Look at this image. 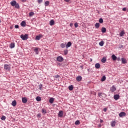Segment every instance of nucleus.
<instances>
[{"instance_id":"nucleus-49","label":"nucleus","mask_w":128,"mask_h":128,"mask_svg":"<svg viewBox=\"0 0 128 128\" xmlns=\"http://www.w3.org/2000/svg\"><path fill=\"white\" fill-rule=\"evenodd\" d=\"M100 122L102 123L104 122V120H100Z\"/></svg>"},{"instance_id":"nucleus-28","label":"nucleus","mask_w":128,"mask_h":128,"mask_svg":"<svg viewBox=\"0 0 128 128\" xmlns=\"http://www.w3.org/2000/svg\"><path fill=\"white\" fill-rule=\"evenodd\" d=\"M42 114H46V110L44 108H42Z\"/></svg>"},{"instance_id":"nucleus-3","label":"nucleus","mask_w":128,"mask_h":128,"mask_svg":"<svg viewBox=\"0 0 128 128\" xmlns=\"http://www.w3.org/2000/svg\"><path fill=\"white\" fill-rule=\"evenodd\" d=\"M56 60L60 62H64V58L62 56H59L57 58Z\"/></svg>"},{"instance_id":"nucleus-37","label":"nucleus","mask_w":128,"mask_h":128,"mask_svg":"<svg viewBox=\"0 0 128 128\" xmlns=\"http://www.w3.org/2000/svg\"><path fill=\"white\" fill-rule=\"evenodd\" d=\"M6 116H2L1 118L2 120H6Z\"/></svg>"},{"instance_id":"nucleus-36","label":"nucleus","mask_w":128,"mask_h":128,"mask_svg":"<svg viewBox=\"0 0 128 128\" xmlns=\"http://www.w3.org/2000/svg\"><path fill=\"white\" fill-rule=\"evenodd\" d=\"M99 22L100 24H102V22H104V20L102 18H100L99 19Z\"/></svg>"},{"instance_id":"nucleus-47","label":"nucleus","mask_w":128,"mask_h":128,"mask_svg":"<svg viewBox=\"0 0 128 128\" xmlns=\"http://www.w3.org/2000/svg\"><path fill=\"white\" fill-rule=\"evenodd\" d=\"M98 128H102V124H99L98 125Z\"/></svg>"},{"instance_id":"nucleus-9","label":"nucleus","mask_w":128,"mask_h":128,"mask_svg":"<svg viewBox=\"0 0 128 128\" xmlns=\"http://www.w3.org/2000/svg\"><path fill=\"white\" fill-rule=\"evenodd\" d=\"M22 102L23 104H26L28 102V99L26 98H22Z\"/></svg>"},{"instance_id":"nucleus-45","label":"nucleus","mask_w":128,"mask_h":128,"mask_svg":"<svg viewBox=\"0 0 128 128\" xmlns=\"http://www.w3.org/2000/svg\"><path fill=\"white\" fill-rule=\"evenodd\" d=\"M119 48H124V46H122V45H120V46H119Z\"/></svg>"},{"instance_id":"nucleus-52","label":"nucleus","mask_w":128,"mask_h":128,"mask_svg":"<svg viewBox=\"0 0 128 128\" xmlns=\"http://www.w3.org/2000/svg\"><path fill=\"white\" fill-rule=\"evenodd\" d=\"M40 90H42V86H40Z\"/></svg>"},{"instance_id":"nucleus-24","label":"nucleus","mask_w":128,"mask_h":128,"mask_svg":"<svg viewBox=\"0 0 128 128\" xmlns=\"http://www.w3.org/2000/svg\"><path fill=\"white\" fill-rule=\"evenodd\" d=\"M50 5V2L48 1H46L44 2V6H48Z\"/></svg>"},{"instance_id":"nucleus-14","label":"nucleus","mask_w":128,"mask_h":128,"mask_svg":"<svg viewBox=\"0 0 128 128\" xmlns=\"http://www.w3.org/2000/svg\"><path fill=\"white\" fill-rule=\"evenodd\" d=\"M15 45H14V42H11L10 46V48H14Z\"/></svg>"},{"instance_id":"nucleus-26","label":"nucleus","mask_w":128,"mask_h":128,"mask_svg":"<svg viewBox=\"0 0 128 128\" xmlns=\"http://www.w3.org/2000/svg\"><path fill=\"white\" fill-rule=\"evenodd\" d=\"M40 38H42V36H36V40H40Z\"/></svg>"},{"instance_id":"nucleus-34","label":"nucleus","mask_w":128,"mask_h":128,"mask_svg":"<svg viewBox=\"0 0 128 128\" xmlns=\"http://www.w3.org/2000/svg\"><path fill=\"white\" fill-rule=\"evenodd\" d=\"M60 46L62 48H66V44L64 43L61 44Z\"/></svg>"},{"instance_id":"nucleus-48","label":"nucleus","mask_w":128,"mask_h":128,"mask_svg":"<svg viewBox=\"0 0 128 128\" xmlns=\"http://www.w3.org/2000/svg\"><path fill=\"white\" fill-rule=\"evenodd\" d=\"M74 26V24L72 23L70 24V26Z\"/></svg>"},{"instance_id":"nucleus-55","label":"nucleus","mask_w":128,"mask_h":128,"mask_svg":"<svg viewBox=\"0 0 128 128\" xmlns=\"http://www.w3.org/2000/svg\"><path fill=\"white\" fill-rule=\"evenodd\" d=\"M80 68H82V66H80Z\"/></svg>"},{"instance_id":"nucleus-23","label":"nucleus","mask_w":128,"mask_h":128,"mask_svg":"<svg viewBox=\"0 0 128 128\" xmlns=\"http://www.w3.org/2000/svg\"><path fill=\"white\" fill-rule=\"evenodd\" d=\"M104 42L103 40H102L99 42V46H104Z\"/></svg>"},{"instance_id":"nucleus-7","label":"nucleus","mask_w":128,"mask_h":128,"mask_svg":"<svg viewBox=\"0 0 128 128\" xmlns=\"http://www.w3.org/2000/svg\"><path fill=\"white\" fill-rule=\"evenodd\" d=\"M82 80V77L80 76H78L76 78V80L77 82H80Z\"/></svg>"},{"instance_id":"nucleus-51","label":"nucleus","mask_w":128,"mask_h":128,"mask_svg":"<svg viewBox=\"0 0 128 128\" xmlns=\"http://www.w3.org/2000/svg\"><path fill=\"white\" fill-rule=\"evenodd\" d=\"M104 112H106V108H104Z\"/></svg>"},{"instance_id":"nucleus-39","label":"nucleus","mask_w":128,"mask_h":128,"mask_svg":"<svg viewBox=\"0 0 128 128\" xmlns=\"http://www.w3.org/2000/svg\"><path fill=\"white\" fill-rule=\"evenodd\" d=\"M102 92H98V96L100 97V98H102Z\"/></svg>"},{"instance_id":"nucleus-44","label":"nucleus","mask_w":128,"mask_h":128,"mask_svg":"<svg viewBox=\"0 0 128 128\" xmlns=\"http://www.w3.org/2000/svg\"><path fill=\"white\" fill-rule=\"evenodd\" d=\"M122 10H123L124 12H126V8H122Z\"/></svg>"},{"instance_id":"nucleus-2","label":"nucleus","mask_w":128,"mask_h":128,"mask_svg":"<svg viewBox=\"0 0 128 128\" xmlns=\"http://www.w3.org/2000/svg\"><path fill=\"white\" fill-rule=\"evenodd\" d=\"M22 40H26L28 38V34H25L24 35L22 34L20 36Z\"/></svg>"},{"instance_id":"nucleus-27","label":"nucleus","mask_w":128,"mask_h":128,"mask_svg":"<svg viewBox=\"0 0 128 128\" xmlns=\"http://www.w3.org/2000/svg\"><path fill=\"white\" fill-rule=\"evenodd\" d=\"M68 90H74V86L72 85L70 86H68Z\"/></svg>"},{"instance_id":"nucleus-29","label":"nucleus","mask_w":128,"mask_h":128,"mask_svg":"<svg viewBox=\"0 0 128 128\" xmlns=\"http://www.w3.org/2000/svg\"><path fill=\"white\" fill-rule=\"evenodd\" d=\"M36 100L37 102H40V100H42V98H40V96H37L36 98Z\"/></svg>"},{"instance_id":"nucleus-56","label":"nucleus","mask_w":128,"mask_h":128,"mask_svg":"<svg viewBox=\"0 0 128 128\" xmlns=\"http://www.w3.org/2000/svg\"><path fill=\"white\" fill-rule=\"evenodd\" d=\"M0 22H1V21H0Z\"/></svg>"},{"instance_id":"nucleus-10","label":"nucleus","mask_w":128,"mask_h":128,"mask_svg":"<svg viewBox=\"0 0 128 128\" xmlns=\"http://www.w3.org/2000/svg\"><path fill=\"white\" fill-rule=\"evenodd\" d=\"M114 100H118L120 98V95L116 94L114 96Z\"/></svg>"},{"instance_id":"nucleus-53","label":"nucleus","mask_w":128,"mask_h":128,"mask_svg":"<svg viewBox=\"0 0 128 128\" xmlns=\"http://www.w3.org/2000/svg\"><path fill=\"white\" fill-rule=\"evenodd\" d=\"M88 72H89L90 71V69H88Z\"/></svg>"},{"instance_id":"nucleus-17","label":"nucleus","mask_w":128,"mask_h":128,"mask_svg":"<svg viewBox=\"0 0 128 128\" xmlns=\"http://www.w3.org/2000/svg\"><path fill=\"white\" fill-rule=\"evenodd\" d=\"M106 32V28L103 27L102 28V32L103 34H104V32Z\"/></svg>"},{"instance_id":"nucleus-12","label":"nucleus","mask_w":128,"mask_h":128,"mask_svg":"<svg viewBox=\"0 0 128 128\" xmlns=\"http://www.w3.org/2000/svg\"><path fill=\"white\" fill-rule=\"evenodd\" d=\"M95 68H100V63H96L95 64Z\"/></svg>"},{"instance_id":"nucleus-18","label":"nucleus","mask_w":128,"mask_h":128,"mask_svg":"<svg viewBox=\"0 0 128 128\" xmlns=\"http://www.w3.org/2000/svg\"><path fill=\"white\" fill-rule=\"evenodd\" d=\"M112 58L113 60H116L117 57L116 56V55L112 54Z\"/></svg>"},{"instance_id":"nucleus-19","label":"nucleus","mask_w":128,"mask_h":128,"mask_svg":"<svg viewBox=\"0 0 128 128\" xmlns=\"http://www.w3.org/2000/svg\"><path fill=\"white\" fill-rule=\"evenodd\" d=\"M102 62H103V64H104L106 62V57H104L102 60H101Z\"/></svg>"},{"instance_id":"nucleus-4","label":"nucleus","mask_w":128,"mask_h":128,"mask_svg":"<svg viewBox=\"0 0 128 128\" xmlns=\"http://www.w3.org/2000/svg\"><path fill=\"white\" fill-rule=\"evenodd\" d=\"M4 68L6 70H10V65L6 64L4 65Z\"/></svg>"},{"instance_id":"nucleus-33","label":"nucleus","mask_w":128,"mask_h":128,"mask_svg":"<svg viewBox=\"0 0 128 128\" xmlns=\"http://www.w3.org/2000/svg\"><path fill=\"white\" fill-rule=\"evenodd\" d=\"M80 124V120H76L75 122L76 126H78V124Z\"/></svg>"},{"instance_id":"nucleus-11","label":"nucleus","mask_w":128,"mask_h":128,"mask_svg":"<svg viewBox=\"0 0 128 128\" xmlns=\"http://www.w3.org/2000/svg\"><path fill=\"white\" fill-rule=\"evenodd\" d=\"M26 22L25 21H22L21 24H20V26H23V27H24L26 26Z\"/></svg>"},{"instance_id":"nucleus-43","label":"nucleus","mask_w":128,"mask_h":128,"mask_svg":"<svg viewBox=\"0 0 128 128\" xmlns=\"http://www.w3.org/2000/svg\"><path fill=\"white\" fill-rule=\"evenodd\" d=\"M14 28H18L19 26H18V25L16 24V25H15Z\"/></svg>"},{"instance_id":"nucleus-54","label":"nucleus","mask_w":128,"mask_h":128,"mask_svg":"<svg viewBox=\"0 0 128 128\" xmlns=\"http://www.w3.org/2000/svg\"><path fill=\"white\" fill-rule=\"evenodd\" d=\"M24 0H22V2H24Z\"/></svg>"},{"instance_id":"nucleus-8","label":"nucleus","mask_w":128,"mask_h":128,"mask_svg":"<svg viewBox=\"0 0 128 128\" xmlns=\"http://www.w3.org/2000/svg\"><path fill=\"white\" fill-rule=\"evenodd\" d=\"M70 46H72V42H68L66 46V48H70Z\"/></svg>"},{"instance_id":"nucleus-6","label":"nucleus","mask_w":128,"mask_h":128,"mask_svg":"<svg viewBox=\"0 0 128 128\" xmlns=\"http://www.w3.org/2000/svg\"><path fill=\"white\" fill-rule=\"evenodd\" d=\"M126 112H121L119 114V116L120 118H122V116H126Z\"/></svg>"},{"instance_id":"nucleus-50","label":"nucleus","mask_w":128,"mask_h":128,"mask_svg":"<svg viewBox=\"0 0 128 128\" xmlns=\"http://www.w3.org/2000/svg\"><path fill=\"white\" fill-rule=\"evenodd\" d=\"M66 2H68L70 0H64Z\"/></svg>"},{"instance_id":"nucleus-40","label":"nucleus","mask_w":128,"mask_h":128,"mask_svg":"<svg viewBox=\"0 0 128 128\" xmlns=\"http://www.w3.org/2000/svg\"><path fill=\"white\" fill-rule=\"evenodd\" d=\"M74 26H75V28H78V22L75 23L74 24Z\"/></svg>"},{"instance_id":"nucleus-35","label":"nucleus","mask_w":128,"mask_h":128,"mask_svg":"<svg viewBox=\"0 0 128 128\" xmlns=\"http://www.w3.org/2000/svg\"><path fill=\"white\" fill-rule=\"evenodd\" d=\"M34 16V12H30L29 13V16Z\"/></svg>"},{"instance_id":"nucleus-1","label":"nucleus","mask_w":128,"mask_h":128,"mask_svg":"<svg viewBox=\"0 0 128 128\" xmlns=\"http://www.w3.org/2000/svg\"><path fill=\"white\" fill-rule=\"evenodd\" d=\"M10 4L12 6H14L15 8H20V4L16 3V1L13 0L11 2Z\"/></svg>"},{"instance_id":"nucleus-31","label":"nucleus","mask_w":128,"mask_h":128,"mask_svg":"<svg viewBox=\"0 0 128 128\" xmlns=\"http://www.w3.org/2000/svg\"><path fill=\"white\" fill-rule=\"evenodd\" d=\"M95 28H100V23H96L95 24Z\"/></svg>"},{"instance_id":"nucleus-30","label":"nucleus","mask_w":128,"mask_h":128,"mask_svg":"<svg viewBox=\"0 0 128 128\" xmlns=\"http://www.w3.org/2000/svg\"><path fill=\"white\" fill-rule=\"evenodd\" d=\"M116 122L115 121H113L112 122H111V126H116Z\"/></svg>"},{"instance_id":"nucleus-38","label":"nucleus","mask_w":128,"mask_h":128,"mask_svg":"<svg viewBox=\"0 0 128 128\" xmlns=\"http://www.w3.org/2000/svg\"><path fill=\"white\" fill-rule=\"evenodd\" d=\"M68 50H64V54H65V56H66V54H68Z\"/></svg>"},{"instance_id":"nucleus-32","label":"nucleus","mask_w":128,"mask_h":128,"mask_svg":"<svg viewBox=\"0 0 128 128\" xmlns=\"http://www.w3.org/2000/svg\"><path fill=\"white\" fill-rule=\"evenodd\" d=\"M124 31H122L120 34V36H124Z\"/></svg>"},{"instance_id":"nucleus-41","label":"nucleus","mask_w":128,"mask_h":128,"mask_svg":"<svg viewBox=\"0 0 128 128\" xmlns=\"http://www.w3.org/2000/svg\"><path fill=\"white\" fill-rule=\"evenodd\" d=\"M60 76L58 74V75L54 76V78H60Z\"/></svg>"},{"instance_id":"nucleus-46","label":"nucleus","mask_w":128,"mask_h":128,"mask_svg":"<svg viewBox=\"0 0 128 128\" xmlns=\"http://www.w3.org/2000/svg\"><path fill=\"white\" fill-rule=\"evenodd\" d=\"M37 116H38V118H40V116H41L40 114H38L37 115Z\"/></svg>"},{"instance_id":"nucleus-16","label":"nucleus","mask_w":128,"mask_h":128,"mask_svg":"<svg viewBox=\"0 0 128 128\" xmlns=\"http://www.w3.org/2000/svg\"><path fill=\"white\" fill-rule=\"evenodd\" d=\"M12 105L13 106H16V100H14V101L12 102Z\"/></svg>"},{"instance_id":"nucleus-20","label":"nucleus","mask_w":128,"mask_h":128,"mask_svg":"<svg viewBox=\"0 0 128 128\" xmlns=\"http://www.w3.org/2000/svg\"><path fill=\"white\" fill-rule=\"evenodd\" d=\"M50 26H54V20H52L50 22Z\"/></svg>"},{"instance_id":"nucleus-13","label":"nucleus","mask_w":128,"mask_h":128,"mask_svg":"<svg viewBox=\"0 0 128 128\" xmlns=\"http://www.w3.org/2000/svg\"><path fill=\"white\" fill-rule=\"evenodd\" d=\"M116 90V87L114 86H112L111 88H110V90L111 92H115V90Z\"/></svg>"},{"instance_id":"nucleus-25","label":"nucleus","mask_w":128,"mask_h":128,"mask_svg":"<svg viewBox=\"0 0 128 128\" xmlns=\"http://www.w3.org/2000/svg\"><path fill=\"white\" fill-rule=\"evenodd\" d=\"M106 80V76H102V77L101 79L102 82H104V80Z\"/></svg>"},{"instance_id":"nucleus-5","label":"nucleus","mask_w":128,"mask_h":128,"mask_svg":"<svg viewBox=\"0 0 128 128\" xmlns=\"http://www.w3.org/2000/svg\"><path fill=\"white\" fill-rule=\"evenodd\" d=\"M63 116H64V112H62V110L60 111L58 114V116H59V118H62Z\"/></svg>"},{"instance_id":"nucleus-15","label":"nucleus","mask_w":128,"mask_h":128,"mask_svg":"<svg viewBox=\"0 0 128 128\" xmlns=\"http://www.w3.org/2000/svg\"><path fill=\"white\" fill-rule=\"evenodd\" d=\"M34 52H35L36 54H38V48H35L34 49Z\"/></svg>"},{"instance_id":"nucleus-42","label":"nucleus","mask_w":128,"mask_h":128,"mask_svg":"<svg viewBox=\"0 0 128 128\" xmlns=\"http://www.w3.org/2000/svg\"><path fill=\"white\" fill-rule=\"evenodd\" d=\"M38 4H42V0H38Z\"/></svg>"},{"instance_id":"nucleus-21","label":"nucleus","mask_w":128,"mask_h":128,"mask_svg":"<svg viewBox=\"0 0 128 128\" xmlns=\"http://www.w3.org/2000/svg\"><path fill=\"white\" fill-rule=\"evenodd\" d=\"M122 64H126V60L124 58H122Z\"/></svg>"},{"instance_id":"nucleus-22","label":"nucleus","mask_w":128,"mask_h":128,"mask_svg":"<svg viewBox=\"0 0 128 128\" xmlns=\"http://www.w3.org/2000/svg\"><path fill=\"white\" fill-rule=\"evenodd\" d=\"M54 98H52L49 100V102L50 104H52L54 102Z\"/></svg>"}]
</instances>
